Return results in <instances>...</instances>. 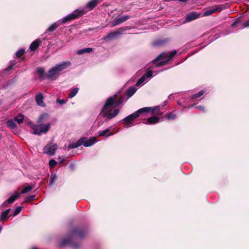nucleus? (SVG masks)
<instances>
[{
  "instance_id": "1",
  "label": "nucleus",
  "mask_w": 249,
  "mask_h": 249,
  "mask_svg": "<svg viewBox=\"0 0 249 249\" xmlns=\"http://www.w3.org/2000/svg\"><path fill=\"white\" fill-rule=\"evenodd\" d=\"M71 66V62L70 61L66 60L60 62L49 69L46 78L51 80H55L62 73L63 71L69 68Z\"/></svg>"
},
{
  "instance_id": "2",
  "label": "nucleus",
  "mask_w": 249,
  "mask_h": 249,
  "mask_svg": "<svg viewBox=\"0 0 249 249\" xmlns=\"http://www.w3.org/2000/svg\"><path fill=\"white\" fill-rule=\"evenodd\" d=\"M116 107V106L113 104L112 98H108L101 110L100 115L106 118L107 120H111L115 118L120 112V109Z\"/></svg>"
},
{
  "instance_id": "3",
  "label": "nucleus",
  "mask_w": 249,
  "mask_h": 249,
  "mask_svg": "<svg viewBox=\"0 0 249 249\" xmlns=\"http://www.w3.org/2000/svg\"><path fill=\"white\" fill-rule=\"evenodd\" d=\"M86 12L85 8L74 10L71 13L68 14L67 16L64 18L61 21H57L50 26L46 30L45 33L54 31L60 25V24H64L69 21L76 19L83 15Z\"/></svg>"
},
{
  "instance_id": "4",
  "label": "nucleus",
  "mask_w": 249,
  "mask_h": 249,
  "mask_svg": "<svg viewBox=\"0 0 249 249\" xmlns=\"http://www.w3.org/2000/svg\"><path fill=\"white\" fill-rule=\"evenodd\" d=\"M47 114H43L41 115L37 120V124H34L32 123H29L30 127L34 130L33 133L35 135H40L42 134L46 133L49 130L51 124L50 123L46 124H42L48 118Z\"/></svg>"
},
{
  "instance_id": "5",
  "label": "nucleus",
  "mask_w": 249,
  "mask_h": 249,
  "mask_svg": "<svg viewBox=\"0 0 249 249\" xmlns=\"http://www.w3.org/2000/svg\"><path fill=\"white\" fill-rule=\"evenodd\" d=\"M159 106H155L153 107H144L138 110L137 111L128 115L123 119V121L126 123L125 127L128 128L132 126L133 125V121L135 119L139 117L141 114L143 113H147L150 111H151L152 114H155L157 110L159 111Z\"/></svg>"
},
{
  "instance_id": "6",
  "label": "nucleus",
  "mask_w": 249,
  "mask_h": 249,
  "mask_svg": "<svg viewBox=\"0 0 249 249\" xmlns=\"http://www.w3.org/2000/svg\"><path fill=\"white\" fill-rule=\"evenodd\" d=\"M177 54L176 51H173L170 53H162L152 60L154 64H157L158 67L163 66L169 62Z\"/></svg>"
},
{
  "instance_id": "7",
  "label": "nucleus",
  "mask_w": 249,
  "mask_h": 249,
  "mask_svg": "<svg viewBox=\"0 0 249 249\" xmlns=\"http://www.w3.org/2000/svg\"><path fill=\"white\" fill-rule=\"evenodd\" d=\"M57 149L56 144L49 143L43 148V152L49 156L53 155Z\"/></svg>"
},
{
  "instance_id": "8",
  "label": "nucleus",
  "mask_w": 249,
  "mask_h": 249,
  "mask_svg": "<svg viewBox=\"0 0 249 249\" xmlns=\"http://www.w3.org/2000/svg\"><path fill=\"white\" fill-rule=\"evenodd\" d=\"M122 34V30L121 29H118L116 31L108 34L107 36L104 37V39L105 40H112L113 39L117 38Z\"/></svg>"
},
{
  "instance_id": "9",
  "label": "nucleus",
  "mask_w": 249,
  "mask_h": 249,
  "mask_svg": "<svg viewBox=\"0 0 249 249\" xmlns=\"http://www.w3.org/2000/svg\"><path fill=\"white\" fill-rule=\"evenodd\" d=\"M80 139H83L82 142V145L85 147H89L97 142L96 138L94 137H90L89 139H87L85 137H82Z\"/></svg>"
},
{
  "instance_id": "10",
  "label": "nucleus",
  "mask_w": 249,
  "mask_h": 249,
  "mask_svg": "<svg viewBox=\"0 0 249 249\" xmlns=\"http://www.w3.org/2000/svg\"><path fill=\"white\" fill-rule=\"evenodd\" d=\"M130 18V16L124 15L115 18L112 22V27L116 26L124 22Z\"/></svg>"
},
{
  "instance_id": "11",
  "label": "nucleus",
  "mask_w": 249,
  "mask_h": 249,
  "mask_svg": "<svg viewBox=\"0 0 249 249\" xmlns=\"http://www.w3.org/2000/svg\"><path fill=\"white\" fill-rule=\"evenodd\" d=\"M153 72L152 71H149L146 72L142 76L139 80L137 82L136 85L137 86H141L143 84L146 79L151 78L153 76Z\"/></svg>"
},
{
  "instance_id": "12",
  "label": "nucleus",
  "mask_w": 249,
  "mask_h": 249,
  "mask_svg": "<svg viewBox=\"0 0 249 249\" xmlns=\"http://www.w3.org/2000/svg\"><path fill=\"white\" fill-rule=\"evenodd\" d=\"M222 9V7L220 5H216L212 8L205 11L203 13L204 16H208L216 12V11H221Z\"/></svg>"
},
{
  "instance_id": "13",
  "label": "nucleus",
  "mask_w": 249,
  "mask_h": 249,
  "mask_svg": "<svg viewBox=\"0 0 249 249\" xmlns=\"http://www.w3.org/2000/svg\"><path fill=\"white\" fill-rule=\"evenodd\" d=\"M20 195L18 192H16L11 196L6 201H5L2 204L3 206H6L8 204L12 203L14 201L19 197Z\"/></svg>"
},
{
  "instance_id": "14",
  "label": "nucleus",
  "mask_w": 249,
  "mask_h": 249,
  "mask_svg": "<svg viewBox=\"0 0 249 249\" xmlns=\"http://www.w3.org/2000/svg\"><path fill=\"white\" fill-rule=\"evenodd\" d=\"M36 102L37 104L41 107H44L45 104L43 101V94L40 93L38 92L37 93L36 96Z\"/></svg>"
},
{
  "instance_id": "15",
  "label": "nucleus",
  "mask_w": 249,
  "mask_h": 249,
  "mask_svg": "<svg viewBox=\"0 0 249 249\" xmlns=\"http://www.w3.org/2000/svg\"><path fill=\"white\" fill-rule=\"evenodd\" d=\"M102 1V0H91L87 4L85 8H88L89 10H92Z\"/></svg>"
},
{
  "instance_id": "16",
  "label": "nucleus",
  "mask_w": 249,
  "mask_h": 249,
  "mask_svg": "<svg viewBox=\"0 0 249 249\" xmlns=\"http://www.w3.org/2000/svg\"><path fill=\"white\" fill-rule=\"evenodd\" d=\"M200 16V14L196 12H192L187 16L185 18L186 22H189L197 18Z\"/></svg>"
},
{
  "instance_id": "17",
  "label": "nucleus",
  "mask_w": 249,
  "mask_h": 249,
  "mask_svg": "<svg viewBox=\"0 0 249 249\" xmlns=\"http://www.w3.org/2000/svg\"><path fill=\"white\" fill-rule=\"evenodd\" d=\"M111 127H108L105 130L98 132L99 136H106V137L113 135L114 133L110 132L111 130Z\"/></svg>"
},
{
  "instance_id": "18",
  "label": "nucleus",
  "mask_w": 249,
  "mask_h": 249,
  "mask_svg": "<svg viewBox=\"0 0 249 249\" xmlns=\"http://www.w3.org/2000/svg\"><path fill=\"white\" fill-rule=\"evenodd\" d=\"M159 120L160 119L159 117L157 116H152L148 118L146 121L144 122V124H153L159 122Z\"/></svg>"
},
{
  "instance_id": "19",
  "label": "nucleus",
  "mask_w": 249,
  "mask_h": 249,
  "mask_svg": "<svg viewBox=\"0 0 249 249\" xmlns=\"http://www.w3.org/2000/svg\"><path fill=\"white\" fill-rule=\"evenodd\" d=\"M41 40L39 39H37L34 41L30 46V49L32 51H34L37 49L39 44L41 43Z\"/></svg>"
},
{
  "instance_id": "20",
  "label": "nucleus",
  "mask_w": 249,
  "mask_h": 249,
  "mask_svg": "<svg viewBox=\"0 0 249 249\" xmlns=\"http://www.w3.org/2000/svg\"><path fill=\"white\" fill-rule=\"evenodd\" d=\"M83 139H79L75 143H72L69 145L68 147V150L77 148L82 145V141Z\"/></svg>"
},
{
  "instance_id": "21",
  "label": "nucleus",
  "mask_w": 249,
  "mask_h": 249,
  "mask_svg": "<svg viewBox=\"0 0 249 249\" xmlns=\"http://www.w3.org/2000/svg\"><path fill=\"white\" fill-rule=\"evenodd\" d=\"M116 95H114V96H110L109 98H112L113 100V104H114L115 106H116V107H117L119 105L122 104L123 102V97H120L118 100H116Z\"/></svg>"
},
{
  "instance_id": "22",
  "label": "nucleus",
  "mask_w": 249,
  "mask_h": 249,
  "mask_svg": "<svg viewBox=\"0 0 249 249\" xmlns=\"http://www.w3.org/2000/svg\"><path fill=\"white\" fill-rule=\"evenodd\" d=\"M137 91V89L131 87L129 88L126 92V95L128 98H130Z\"/></svg>"
},
{
  "instance_id": "23",
  "label": "nucleus",
  "mask_w": 249,
  "mask_h": 249,
  "mask_svg": "<svg viewBox=\"0 0 249 249\" xmlns=\"http://www.w3.org/2000/svg\"><path fill=\"white\" fill-rule=\"evenodd\" d=\"M24 116L21 114H18L17 116L14 117V120L16 121L18 124H21L23 122Z\"/></svg>"
},
{
  "instance_id": "24",
  "label": "nucleus",
  "mask_w": 249,
  "mask_h": 249,
  "mask_svg": "<svg viewBox=\"0 0 249 249\" xmlns=\"http://www.w3.org/2000/svg\"><path fill=\"white\" fill-rule=\"evenodd\" d=\"M14 120L10 119L6 122V124L8 127L10 129H14L16 127L17 125L14 122Z\"/></svg>"
},
{
  "instance_id": "25",
  "label": "nucleus",
  "mask_w": 249,
  "mask_h": 249,
  "mask_svg": "<svg viewBox=\"0 0 249 249\" xmlns=\"http://www.w3.org/2000/svg\"><path fill=\"white\" fill-rule=\"evenodd\" d=\"M10 211V209H8L3 212L0 215V220H4L9 217V213Z\"/></svg>"
},
{
  "instance_id": "26",
  "label": "nucleus",
  "mask_w": 249,
  "mask_h": 249,
  "mask_svg": "<svg viewBox=\"0 0 249 249\" xmlns=\"http://www.w3.org/2000/svg\"><path fill=\"white\" fill-rule=\"evenodd\" d=\"M93 50L91 48H86L78 50L77 52L78 54H82L86 53H89L92 52Z\"/></svg>"
},
{
  "instance_id": "27",
  "label": "nucleus",
  "mask_w": 249,
  "mask_h": 249,
  "mask_svg": "<svg viewBox=\"0 0 249 249\" xmlns=\"http://www.w3.org/2000/svg\"><path fill=\"white\" fill-rule=\"evenodd\" d=\"M79 90V89L77 88H75L72 89L69 93L68 97L69 98H72L74 97L76 94L78 93Z\"/></svg>"
},
{
  "instance_id": "28",
  "label": "nucleus",
  "mask_w": 249,
  "mask_h": 249,
  "mask_svg": "<svg viewBox=\"0 0 249 249\" xmlns=\"http://www.w3.org/2000/svg\"><path fill=\"white\" fill-rule=\"evenodd\" d=\"M71 240L70 238H67L63 240L60 243V246L61 247L65 246L67 245H71Z\"/></svg>"
},
{
  "instance_id": "29",
  "label": "nucleus",
  "mask_w": 249,
  "mask_h": 249,
  "mask_svg": "<svg viewBox=\"0 0 249 249\" xmlns=\"http://www.w3.org/2000/svg\"><path fill=\"white\" fill-rule=\"evenodd\" d=\"M205 93V91L204 90H201L200 91H199L197 94H194L192 95L191 99H195L196 98H198L200 96H201L204 93Z\"/></svg>"
},
{
  "instance_id": "30",
  "label": "nucleus",
  "mask_w": 249,
  "mask_h": 249,
  "mask_svg": "<svg viewBox=\"0 0 249 249\" xmlns=\"http://www.w3.org/2000/svg\"><path fill=\"white\" fill-rule=\"evenodd\" d=\"M56 178L57 176L55 174H52L50 177L49 184L50 185H53L54 183Z\"/></svg>"
},
{
  "instance_id": "31",
  "label": "nucleus",
  "mask_w": 249,
  "mask_h": 249,
  "mask_svg": "<svg viewBox=\"0 0 249 249\" xmlns=\"http://www.w3.org/2000/svg\"><path fill=\"white\" fill-rule=\"evenodd\" d=\"M165 118L168 120H174L176 118V115L173 112H170L165 115Z\"/></svg>"
},
{
  "instance_id": "32",
  "label": "nucleus",
  "mask_w": 249,
  "mask_h": 249,
  "mask_svg": "<svg viewBox=\"0 0 249 249\" xmlns=\"http://www.w3.org/2000/svg\"><path fill=\"white\" fill-rule=\"evenodd\" d=\"M33 187L32 186H28L25 187L21 192V194H24L30 192L32 189Z\"/></svg>"
},
{
  "instance_id": "33",
  "label": "nucleus",
  "mask_w": 249,
  "mask_h": 249,
  "mask_svg": "<svg viewBox=\"0 0 249 249\" xmlns=\"http://www.w3.org/2000/svg\"><path fill=\"white\" fill-rule=\"evenodd\" d=\"M25 52V50L23 49H21L19 50H18L16 53V55L17 56V57H20L21 56H22L24 53Z\"/></svg>"
},
{
  "instance_id": "34",
  "label": "nucleus",
  "mask_w": 249,
  "mask_h": 249,
  "mask_svg": "<svg viewBox=\"0 0 249 249\" xmlns=\"http://www.w3.org/2000/svg\"><path fill=\"white\" fill-rule=\"evenodd\" d=\"M57 164V162L53 159H52L49 161V166L51 168H53Z\"/></svg>"
},
{
  "instance_id": "35",
  "label": "nucleus",
  "mask_w": 249,
  "mask_h": 249,
  "mask_svg": "<svg viewBox=\"0 0 249 249\" xmlns=\"http://www.w3.org/2000/svg\"><path fill=\"white\" fill-rule=\"evenodd\" d=\"M37 72L41 78H43L44 77V70L43 68H38L37 70Z\"/></svg>"
},
{
  "instance_id": "36",
  "label": "nucleus",
  "mask_w": 249,
  "mask_h": 249,
  "mask_svg": "<svg viewBox=\"0 0 249 249\" xmlns=\"http://www.w3.org/2000/svg\"><path fill=\"white\" fill-rule=\"evenodd\" d=\"M22 209V207L21 206L18 207L14 211V216H16L21 211Z\"/></svg>"
},
{
  "instance_id": "37",
  "label": "nucleus",
  "mask_w": 249,
  "mask_h": 249,
  "mask_svg": "<svg viewBox=\"0 0 249 249\" xmlns=\"http://www.w3.org/2000/svg\"><path fill=\"white\" fill-rule=\"evenodd\" d=\"M36 197V195H31L30 196H27L25 200V202H29L31 201L32 200L34 199Z\"/></svg>"
},
{
  "instance_id": "38",
  "label": "nucleus",
  "mask_w": 249,
  "mask_h": 249,
  "mask_svg": "<svg viewBox=\"0 0 249 249\" xmlns=\"http://www.w3.org/2000/svg\"><path fill=\"white\" fill-rule=\"evenodd\" d=\"M195 107L198 108L201 112H205V108L203 106H195V105H193L191 106V107Z\"/></svg>"
},
{
  "instance_id": "39",
  "label": "nucleus",
  "mask_w": 249,
  "mask_h": 249,
  "mask_svg": "<svg viewBox=\"0 0 249 249\" xmlns=\"http://www.w3.org/2000/svg\"><path fill=\"white\" fill-rule=\"evenodd\" d=\"M56 102L57 103L59 104L60 105H63L64 104H65L66 103V100H65L64 99H57V100H56Z\"/></svg>"
},
{
  "instance_id": "40",
  "label": "nucleus",
  "mask_w": 249,
  "mask_h": 249,
  "mask_svg": "<svg viewBox=\"0 0 249 249\" xmlns=\"http://www.w3.org/2000/svg\"><path fill=\"white\" fill-rule=\"evenodd\" d=\"M247 27H249V21H247L243 23V27L245 28Z\"/></svg>"
},
{
  "instance_id": "41",
  "label": "nucleus",
  "mask_w": 249,
  "mask_h": 249,
  "mask_svg": "<svg viewBox=\"0 0 249 249\" xmlns=\"http://www.w3.org/2000/svg\"><path fill=\"white\" fill-rule=\"evenodd\" d=\"M58 160H59V162L61 163H62L65 160V159L64 158H62L60 157H58Z\"/></svg>"
},
{
  "instance_id": "42",
  "label": "nucleus",
  "mask_w": 249,
  "mask_h": 249,
  "mask_svg": "<svg viewBox=\"0 0 249 249\" xmlns=\"http://www.w3.org/2000/svg\"><path fill=\"white\" fill-rule=\"evenodd\" d=\"M238 22L237 21H234V22H233L232 24H231V26H235L237 24Z\"/></svg>"
},
{
  "instance_id": "43",
  "label": "nucleus",
  "mask_w": 249,
  "mask_h": 249,
  "mask_svg": "<svg viewBox=\"0 0 249 249\" xmlns=\"http://www.w3.org/2000/svg\"><path fill=\"white\" fill-rule=\"evenodd\" d=\"M168 98L171 100V99H173L174 98V96L173 95L171 94L169 96H168Z\"/></svg>"
},
{
  "instance_id": "44",
  "label": "nucleus",
  "mask_w": 249,
  "mask_h": 249,
  "mask_svg": "<svg viewBox=\"0 0 249 249\" xmlns=\"http://www.w3.org/2000/svg\"><path fill=\"white\" fill-rule=\"evenodd\" d=\"M12 69V66H10L6 70L7 71H10V70H11Z\"/></svg>"
},
{
  "instance_id": "45",
  "label": "nucleus",
  "mask_w": 249,
  "mask_h": 249,
  "mask_svg": "<svg viewBox=\"0 0 249 249\" xmlns=\"http://www.w3.org/2000/svg\"><path fill=\"white\" fill-rule=\"evenodd\" d=\"M72 247H74V248H77L78 247V246L77 245H71Z\"/></svg>"
},
{
  "instance_id": "46",
  "label": "nucleus",
  "mask_w": 249,
  "mask_h": 249,
  "mask_svg": "<svg viewBox=\"0 0 249 249\" xmlns=\"http://www.w3.org/2000/svg\"><path fill=\"white\" fill-rule=\"evenodd\" d=\"M167 103H168V102H167V101H164V106L166 105L167 104Z\"/></svg>"
},
{
  "instance_id": "47",
  "label": "nucleus",
  "mask_w": 249,
  "mask_h": 249,
  "mask_svg": "<svg viewBox=\"0 0 249 249\" xmlns=\"http://www.w3.org/2000/svg\"><path fill=\"white\" fill-rule=\"evenodd\" d=\"M178 104L180 106L182 105L181 104L180 102H178Z\"/></svg>"
},
{
  "instance_id": "48",
  "label": "nucleus",
  "mask_w": 249,
  "mask_h": 249,
  "mask_svg": "<svg viewBox=\"0 0 249 249\" xmlns=\"http://www.w3.org/2000/svg\"><path fill=\"white\" fill-rule=\"evenodd\" d=\"M32 249H37L36 247H34V248H32Z\"/></svg>"
},
{
  "instance_id": "49",
  "label": "nucleus",
  "mask_w": 249,
  "mask_h": 249,
  "mask_svg": "<svg viewBox=\"0 0 249 249\" xmlns=\"http://www.w3.org/2000/svg\"><path fill=\"white\" fill-rule=\"evenodd\" d=\"M80 237H82V235H79Z\"/></svg>"
},
{
  "instance_id": "50",
  "label": "nucleus",
  "mask_w": 249,
  "mask_h": 249,
  "mask_svg": "<svg viewBox=\"0 0 249 249\" xmlns=\"http://www.w3.org/2000/svg\"><path fill=\"white\" fill-rule=\"evenodd\" d=\"M75 232H76V231H73V233H75Z\"/></svg>"
}]
</instances>
